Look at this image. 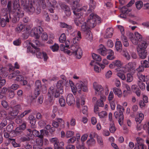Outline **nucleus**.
I'll return each instance as SVG.
<instances>
[{"instance_id":"1","label":"nucleus","mask_w":149,"mask_h":149,"mask_svg":"<svg viewBox=\"0 0 149 149\" xmlns=\"http://www.w3.org/2000/svg\"><path fill=\"white\" fill-rule=\"evenodd\" d=\"M19 0H13V7H12L11 1L8 2L7 8L9 14L6 9H2L1 14H0V25L4 27L7 22H9V18H10V15H13L14 17L19 18L23 16L24 13L21 12L19 3Z\"/></svg>"},{"instance_id":"2","label":"nucleus","mask_w":149,"mask_h":149,"mask_svg":"<svg viewBox=\"0 0 149 149\" xmlns=\"http://www.w3.org/2000/svg\"><path fill=\"white\" fill-rule=\"evenodd\" d=\"M21 4L24 10L29 13L35 12L39 14L41 11L40 5L42 8L45 9L46 7L45 0H39V2H30L29 0H20Z\"/></svg>"},{"instance_id":"3","label":"nucleus","mask_w":149,"mask_h":149,"mask_svg":"<svg viewBox=\"0 0 149 149\" xmlns=\"http://www.w3.org/2000/svg\"><path fill=\"white\" fill-rule=\"evenodd\" d=\"M70 86L72 91L74 95L76 94L77 91L79 93H81L82 91L85 92L88 91L87 86L81 81L77 83L76 86L73 83L71 84Z\"/></svg>"},{"instance_id":"4","label":"nucleus","mask_w":149,"mask_h":149,"mask_svg":"<svg viewBox=\"0 0 149 149\" xmlns=\"http://www.w3.org/2000/svg\"><path fill=\"white\" fill-rule=\"evenodd\" d=\"M101 18L95 14L91 13L87 21V24L90 28H93L96 26V24L100 23Z\"/></svg>"},{"instance_id":"5","label":"nucleus","mask_w":149,"mask_h":149,"mask_svg":"<svg viewBox=\"0 0 149 149\" xmlns=\"http://www.w3.org/2000/svg\"><path fill=\"white\" fill-rule=\"evenodd\" d=\"M116 108L118 111H119V113L118 111H116L114 113V116L116 119H118V123L120 125H122L123 124V120L124 119V116L123 112L125 111V109L121 105L118 104Z\"/></svg>"},{"instance_id":"6","label":"nucleus","mask_w":149,"mask_h":149,"mask_svg":"<svg viewBox=\"0 0 149 149\" xmlns=\"http://www.w3.org/2000/svg\"><path fill=\"white\" fill-rule=\"evenodd\" d=\"M120 70L124 73L129 72L133 74L135 71V66L134 63L132 62H129L124 67L121 68Z\"/></svg>"},{"instance_id":"7","label":"nucleus","mask_w":149,"mask_h":149,"mask_svg":"<svg viewBox=\"0 0 149 149\" xmlns=\"http://www.w3.org/2000/svg\"><path fill=\"white\" fill-rule=\"evenodd\" d=\"M47 3L48 10L51 13H54L53 8H58L60 6L59 3L56 0H50Z\"/></svg>"},{"instance_id":"8","label":"nucleus","mask_w":149,"mask_h":149,"mask_svg":"<svg viewBox=\"0 0 149 149\" xmlns=\"http://www.w3.org/2000/svg\"><path fill=\"white\" fill-rule=\"evenodd\" d=\"M62 81H58L56 85V92L55 94V97H58L60 94H62L63 93V84H64Z\"/></svg>"},{"instance_id":"9","label":"nucleus","mask_w":149,"mask_h":149,"mask_svg":"<svg viewBox=\"0 0 149 149\" xmlns=\"http://www.w3.org/2000/svg\"><path fill=\"white\" fill-rule=\"evenodd\" d=\"M43 31L42 28L40 26L33 28L30 34L32 36L35 37L36 39H38L40 35Z\"/></svg>"},{"instance_id":"10","label":"nucleus","mask_w":149,"mask_h":149,"mask_svg":"<svg viewBox=\"0 0 149 149\" xmlns=\"http://www.w3.org/2000/svg\"><path fill=\"white\" fill-rule=\"evenodd\" d=\"M135 37H131L130 40L132 43L135 45H137L138 42L142 41V36L137 32H135L134 33Z\"/></svg>"},{"instance_id":"11","label":"nucleus","mask_w":149,"mask_h":149,"mask_svg":"<svg viewBox=\"0 0 149 149\" xmlns=\"http://www.w3.org/2000/svg\"><path fill=\"white\" fill-rule=\"evenodd\" d=\"M93 86L96 95H101L103 94V88L102 86L97 84L96 82H94L93 83Z\"/></svg>"},{"instance_id":"12","label":"nucleus","mask_w":149,"mask_h":149,"mask_svg":"<svg viewBox=\"0 0 149 149\" xmlns=\"http://www.w3.org/2000/svg\"><path fill=\"white\" fill-rule=\"evenodd\" d=\"M21 109V106L19 104L13 107H10V114L13 116V118H14L15 116L17 115L19 112V110Z\"/></svg>"},{"instance_id":"13","label":"nucleus","mask_w":149,"mask_h":149,"mask_svg":"<svg viewBox=\"0 0 149 149\" xmlns=\"http://www.w3.org/2000/svg\"><path fill=\"white\" fill-rule=\"evenodd\" d=\"M79 46L76 44H74L70 46L69 48L70 50H66L65 52L69 55H72L74 54H75V52L79 48Z\"/></svg>"},{"instance_id":"14","label":"nucleus","mask_w":149,"mask_h":149,"mask_svg":"<svg viewBox=\"0 0 149 149\" xmlns=\"http://www.w3.org/2000/svg\"><path fill=\"white\" fill-rule=\"evenodd\" d=\"M72 9L73 10V13L75 16V18H83V13L82 11H81V9L76 8V7H75V5L72 7Z\"/></svg>"},{"instance_id":"15","label":"nucleus","mask_w":149,"mask_h":149,"mask_svg":"<svg viewBox=\"0 0 149 149\" xmlns=\"http://www.w3.org/2000/svg\"><path fill=\"white\" fill-rule=\"evenodd\" d=\"M0 118L2 119L4 118L9 120H11L13 119V116L10 113H8L4 110L0 112Z\"/></svg>"},{"instance_id":"16","label":"nucleus","mask_w":149,"mask_h":149,"mask_svg":"<svg viewBox=\"0 0 149 149\" xmlns=\"http://www.w3.org/2000/svg\"><path fill=\"white\" fill-rule=\"evenodd\" d=\"M139 57L142 59L145 58L148 55L146 50V49H142L141 48H137Z\"/></svg>"},{"instance_id":"17","label":"nucleus","mask_w":149,"mask_h":149,"mask_svg":"<svg viewBox=\"0 0 149 149\" xmlns=\"http://www.w3.org/2000/svg\"><path fill=\"white\" fill-rule=\"evenodd\" d=\"M66 100L67 104L70 106L73 104L75 102L74 97L71 94H69L67 95Z\"/></svg>"},{"instance_id":"18","label":"nucleus","mask_w":149,"mask_h":149,"mask_svg":"<svg viewBox=\"0 0 149 149\" xmlns=\"http://www.w3.org/2000/svg\"><path fill=\"white\" fill-rule=\"evenodd\" d=\"M75 37L72 39L73 42L74 44L77 43L81 39V33L79 31H75L74 32Z\"/></svg>"},{"instance_id":"19","label":"nucleus","mask_w":149,"mask_h":149,"mask_svg":"<svg viewBox=\"0 0 149 149\" xmlns=\"http://www.w3.org/2000/svg\"><path fill=\"white\" fill-rule=\"evenodd\" d=\"M100 48L98 50L99 53L103 56H105L107 53V50L102 45H100Z\"/></svg>"},{"instance_id":"20","label":"nucleus","mask_w":149,"mask_h":149,"mask_svg":"<svg viewBox=\"0 0 149 149\" xmlns=\"http://www.w3.org/2000/svg\"><path fill=\"white\" fill-rule=\"evenodd\" d=\"M49 141L51 143H54V146L55 145H57L59 144V146H63L64 145V143L63 142H61L59 143V140L56 137H54L50 138L49 139Z\"/></svg>"},{"instance_id":"21","label":"nucleus","mask_w":149,"mask_h":149,"mask_svg":"<svg viewBox=\"0 0 149 149\" xmlns=\"http://www.w3.org/2000/svg\"><path fill=\"white\" fill-rule=\"evenodd\" d=\"M113 29L111 28H107L104 35V38H111L113 35Z\"/></svg>"},{"instance_id":"22","label":"nucleus","mask_w":149,"mask_h":149,"mask_svg":"<svg viewBox=\"0 0 149 149\" xmlns=\"http://www.w3.org/2000/svg\"><path fill=\"white\" fill-rule=\"evenodd\" d=\"M113 91L115 94L116 95L119 97H121L122 93L120 89L114 87L113 88Z\"/></svg>"},{"instance_id":"23","label":"nucleus","mask_w":149,"mask_h":149,"mask_svg":"<svg viewBox=\"0 0 149 149\" xmlns=\"http://www.w3.org/2000/svg\"><path fill=\"white\" fill-rule=\"evenodd\" d=\"M25 29V26L22 24H19L15 29V31L17 33H19Z\"/></svg>"},{"instance_id":"24","label":"nucleus","mask_w":149,"mask_h":149,"mask_svg":"<svg viewBox=\"0 0 149 149\" xmlns=\"http://www.w3.org/2000/svg\"><path fill=\"white\" fill-rule=\"evenodd\" d=\"M56 89V87L54 88L53 86H51L50 87L48 93V95L50 97H52L54 95L55 96Z\"/></svg>"},{"instance_id":"25","label":"nucleus","mask_w":149,"mask_h":149,"mask_svg":"<svg viewBox=\"0 0 149 149\" xmlns=\"http://www.w3.org/2000/svg\"><path fill=\"white\" fill-rule=\"evenodd\" d=\"M90 2L89 3V8L88 10V12L92 10L96 7V3L93 0H90Z\"/></svg>"},{"instance_id":"26","label":"nucleus","mask_w":149,"mask_h":149,"mask_svg":"<svg viewBox=\"0 0 149 149\" xmlns=\"http://www.w3.org/2000/svg\"><path fill=\"white\" fill-rule=\"evenodd\" d=\"M31 52L32 53H36L37 56L38 58H42V54L40 51V49L39 48H36L33 51V50H31Z\"/></svg>"},{"instance_id":"27","label":"nucleus","mask_w":149,"mask_h":149,"mask_svg":"<svg viewBox=\"0 0 149 149\" xmlns=\"http://www.w3.org/2000/svg\"><path fill=\"white\" fill-rule=\"evenodd\" d=\"M75 53L72 55L75 56L78 59H80L81 58L82 55V51L80 48L75 52Z\"/></svg>"},{"instance_id":"28","label":"nucleus","mask_w":149,"mask_h":149,"mask_svg":"<svg viewBox=\"0 0 149 149\" xmlns=\"http://www.w3.org/2000/svg\"><path fill=\"white\" fill-rule=\"evenodd\" d=\"M137 76L138 78L141 81H142L145 82L147 81L148 79L147 76H145L139 73H138L137 74Z\"/></svg>"},{"instance_id":"29","label":"nucleus","mask_w":149,"mask_h":149,"mask_svg":"<svg viewBox=\"0 0 149 149\" xmlns=\"http://www.w3.org/2000/svg\"><path fill=\"white\" fill-rule=\"evenodd\" d=\"M121 40L122 41L124 46L125 47H127L129 45V43L127 37L124 35H122Z\"/></svg>"},{"instance_id":"30","label":"nucleus","mask_w":149,"mask_h":149,"mask_svg":"<svg viewBox=\"0 0 149 149\" xmlns=\"http://www.w3.org/2000/svg\"><path fill=\"white\" fill-rule=\"evenodd\" d=\"M115 46L116 50L120 52L122 49V44L120 41H117L116 42Z\"/></svg>"},{"instance_id":"31","label":"nucleus","mask_w":149,"mask_h":149,"mask_svg":"<svg viewBox=\"0 0 149 149\" xmlns=\"http://www.w3.org/2000/svg\"><path fill=\"white\" fill-rule=\"evenodd\" d=\"M84 21V18H75L74 22L75 24L77 26H79L80 24H82Z\"/></svg>"},{"instance_id":"32","label":"nucleus","mask_w":149,"mask_h":149,"mask_svg":"<svg viewBox=\"0 0 149 149\" xmlns=\"http://www.w3.org/2000/svg\"><path fill=\"white\" fill-rule=\"evenodd\" d=\"M76 124V120L75 119L72 118L70 120V123L69 121L66 122V125L68 128H69L70 125L71 126H74Z\"/></svg>"},{"instance_id":"33","label":"nucleus","mask_w":149,"mask_h":149,"mask_svg":"<svg viewBox=\"0 0 149 149\" xmlns=\"http://www.w3.org/2000/svg\"><path fill=\"white\" fill-rule=\"evenodd\" d=\"M81 30L85 32L89 30V28L86 25V23L84 22L81 26Z\"/></svg>"},{"instance_id":"34","label":"nucleus","mask_w":149,"mask_h":149,"mask_svg":"<svg viewBox=\"0 0 149 149\" xmlns=\"http://www.w3.org/2000/svg\"><path fill=\"white\" fill-rule=\"evenodd\" d=\"M7 141H8V143H9L11 141H12V144L13 146L15 147H19L20 146V145L19 144L17 143L16 142L15 139L9 138L7 140Z\"/></svg>"},{"instance_id":"35","label":"nucleus","mask_w":149,"mask_h":149,"mask_svg":"<svg viewBox=\"0 0 149 149\" xmlns=\"http://www.w3.org/2000/svg\"><path fill=\"white\" fill-rule=\"evenodd\" d=\"M137 84L140 88L142 91H144L145 89L146 85L142 81H138Z\"/></svg>"},{"instance_id":"36","label":"nucleus","mask_w":149,"mask_h":149,"mask_svg":"<svg viewBox=\"0 0 149 149\" xmlns=\"http://www.w3.org/2000/svg\"><path fill=\"white\" fill-rule=\"evenodd\" d=\"M60 24V26L61 28H66L69 30L72 29V26L71 25H69L64 22H61Z\"/></svg>"},{"instance_id":"37","label":"nucleus","mask_w":149,"mask_h":149,"mask_svg":"<svg viewBox=\"0 0 149 149\" xmlns=\"http://www.w3.org/2000/svg\"><path fill=\"white\" fill-rule=\"evenodd\" d=\"M92 56L93 59L97 61H100L102 60L101 56L99 55L93 53Z\"/></svg>"},{"instance_id":"38","label":"nucleus","mask_w":149,"mask_h":149,"mask_svg":"<svg viewBox=\"0 0 149 149\" xmlns=\"http://www.w3.org/2000/svg\"><path fill=\"white\" fill-rule=\"evenodd\" d=\"M29 118L30 120V123L32 124V126L34 127L36 123L35 119L34 116L32 115H31L29 116Z\"/></svg>"},{"instance_id":"39","label":"nucleus","mask_w":149,"mask_h":149,"mask_svg":"<svg viewBox=\"0 0 149 149\" xmlns=\"http://www.w3.org/2000/svg\"><path fill=\"white\" fill-rule=\"evenodd\" d=\"M97 142L100 146L101 147H103V146L104 143L102 139L101 136H97Z\"/></svg>"},{"instance_id":"40","label":"nucleus","mask_w":149,"mask_h":149,"mask_svg":"<svg viewBox=\"0 0 149 149\" xmlns=\"http://www.w3.org/2000/svg\"><path fill=\"white\" fill-rule=\"evenodd\" d=\"M66 36L65 34L64 33L61 34L59 39V41L61 43L64 42L66 41Z\"/></svg>"},{"instance_id":"41","label":"nucleus","mask_w":149,"mask_h":149,"mask_svg":"<svg viewBox=\"0 0 149 149\" xmlns=\"http://www.w3.org/2000/svg\"><path fill=\"white\" fill-rule=\"evenodd\" d=\"M40 137L43 138V137L45 135H47L48 134L49 132L47 131L41 130L40 131Z\"/></svg>"},{"instance_id":"42","label":"nucleus","mask_w":149,"mask_h":149,"mask_svg":"<svg viewBox=\"0 0 149 149\" xmlns=\"http://www.w3.org/2000/svg\"><path fill=\"white\" fill-rule=\"evenodd\" d=\"M95 140L93 138H90L86 141V143L88 146H93L95 144Z\"/></svg>"},{"instance_id":"43","label":"nucleus","mask_w":149,"mask_h":149,"mask_svg":"<svg viewBox=\"0 0 149 149\" xmlns=\"http://www.w3.org/2000/svg\"><path fill=\"white\" fill-rule=\"evenodd\" d=\"M113 62L115 67H120L123 65L122 63L119 60H116Z\"/></svg>"},{"instance_id":"44","label":"nucleus","mask_w":149,"mask_h":149,"mask_svg":"<svg viewBox=\"0 0 149 149\" xmlns=\"http://www.w3.org/2000/svg\"><path fill=\"white\" fill-rule=\"evenodd\" d=\"M50 48L53 52H57L59 49V46L58 44L55 43L54 45L50 46Z\"/></svg>"},{"instance_id":"45","label":"nucleus","mask_w":149,"mask_h":149,"mask_svg":"<svg viewBox=\"0 0 149 149\" xmlns=\"http://www.w3.org/2000/svg\"><path fill=\"white\" fill-rule=\"evenodd\" d=\"M148 44L146 42H144L141 43V45H138L137 48H141L142 49H146L147 47Z\"/></svg>"},{"instance_id":"46","label":"nucleus","mask_w":149,"mask_h":149,"mask_svg":"<svg viewBox=\"0 0 149 149\" xmlns=\"http://www.w3.org/2000/svg\"><path fill=\"white\" fill-rule=\"evenodd\" d=\"M135 5L136 8L140 10L143 6V3L141 1H138L136 2Z\"/></svg>"},{"instance_id":"47","label":"nucleus","mask_w":149,"mask_h":149,"mask_svg":"<svg viewBox=\"0 0 149 149\" xmlns=\"http://www.w3.org/2000/svg\"><path fill=\"white\" fill-rule=\"evenodd\" d=\"M39 45V41L37 40H36L33 41V43H32L31 46L33 47L34 49H35L36 48H38L37 47Z\"/></svg>"},{"instance_id":"48","label":"nucleus","mask_w":149,"mask_h":149,"mask_svg":"<svg viewBox=\"0 0 149 149\" xmlns=\"http://www.w3.org/2000/svg\"><path fill=\"white\" fill-rule=\"evenodd\" d=\"M109 130L112 133H114L116 130V128L115 127L114 123H110Z\"/></svg>"},{"instance_id":"49","label":"nucleus","mask_w":149,"mask_h":149,"mask_svg":"<svg viewBox=\"0 0 149 149\" xmlns=\"http://www.w3.org/2000/svg\"><path fill=\"white\" fill-rule=\"evenodd\" d=\"M141 64L144 68H147L149 67V62L146 60L142 61L141 62Z\"/></svg>"},{"instance_id":"50","label":"nucleus","mask_w":149,"mask_h":149,"mask_svg":"<svg viewBox=\"0 0 149 149\" xmlns=\"http://www.w3.org/2000/svg\"><path fill=\"white\" fill-rule=\"evenodd\" d=\"M43 138L38 137L36 140V142L37 145L40 146L43 145L42 139Z\"/></svg>"},{"instance_id":"51","label":"nucleus","mask_w":149,"mask_h":149,"mask_svg":"<svg viewBox=\"0 0 149 149\" xmlns=\"http://www.w3.org/2000/svg\"><path fill=\"white\" fill-rule=\"evenodd\" d=\"M86 33V37L88 40H91L92 39V34L91 31L89 30L85 32Z\"/></svg>"},{"instance_id":"52","label":"nucleus","mask_w":149,"mask_h":149,"mask_svg":"<svg viewBox=\"0 0 149 149\" xmlns=\"http://www.w3.org/2000/svg\"><path fill=\"white\" fill-rule=\"evenodd\" d=\"M133 77L132 74L130 73H128L127 75V81L128 82H130L132 81Z\"/></svg>"},{"instance_id":"53","label":"nucleus","mask_w":149,"mask_h":149,"mask_svg":"<svg viewBox=\"0 0 149 149\" xmlns=\"http://www.w3.org/2000/svg\"><path fill=\"white\" fill-rule=\"evenodd\" d=\"M123 55L127 60H129L130 58V55L126 50H123Z\"/></svg>"},{"instance_id":"54","label":"nucleus","mask_w":149,"mask_h":149,"mask_svg":"<svg viewBox=\"0 0 149 149\" xmlns=\"http://www.w3.org/2000/svg\"><path fill=\"white\" fill-rule=\"evenodd\" d=\"M42 85L40 80H37L35 82V88L36 89H40Z\"/></svg>"},{"instance_id":"55","label":"nucleus","mask_w":149,"mask_h":149,"mask_svg":"<svg viewBox=\"0 0 149 149\" xmlns=\"http://www.w3.org/2000/svg\"><path fill=\"white\" fill-rule=\"evenodd\" d=\"M42 35H41V38L42 40H47L48 39V36L47 33L45 32H43V31L42 32Z\"/></svg>"},{"instance_id":"56","label":"nucleus","mask_w":149,"mask_h":149,"mask_svg":"<svg viewBox=\"0 0 149 149\" xmlns=\"http://www.w3.org/2000/svg\"><path fill=\"white\" fill-rule=\"evenodd\" d=\"M59 103L61 107H64L65 104V100L63 97H61L60 98L59 100Z\"/></svg>"},{"instance_id":"57","label":"nucleus","mask_w":149,"mask_h":149,"mask_svg":"<svg viewBox=\"0 0 149 149\" xmlns=\"http://www.w3.org/2000/svg\"><path fill=\"white\" fill-rule=\"evenodd\" d=\"M43 16L45 18V20L46 22H50V19L47 13L45 12Z\"/></svg>"},{"instance_id":"58","label":"nucleus","mask_w":149,"mask_h":149,"mask_svg":"<svg viewBox=\"0 0 149 149\" xmlns=\"http://www.w3.org/2000/svg\"><path fill=\"white\" fill-rule=\"evenodd\" d=\"M84 142H82L81 145H80L79 142H77V144L76 147L77 149H81L82 148H84Z\"/></svg>"},{"instance_id":"59","label":"nucleus","mask_w":149,"mask_h":149,"mask_svg":"<svg viewBox=\"0 0 149 149\" xmlns=\"http://www.w3.org/2000/svg\"><path fill=\"white\" fill-rule=\"evenodd\" d=\"M107 115V113L105 111H102L98 113V116L100 118H104Z\"/></svg>"},{"instance_id":"60","label":"nucleus","mask_w":149,"mask_h":149,"mask_svg":"<svg viewBox=\"0 0 149 149\" xmlns=\"http://www.w3.org/2000/svg\"><path fill=\"white\" fill-rule=\"evenodd\" d=\"M74 135V132L72 131H68L66 133V136L67 138L70 137Z\"/></svg>"},{"instance_id":"61","label":"nucleus","mask_w":149,"mask_h":149,"mask_svg":"<svg viewBox=\"0 0 149 149\" xmlns=\"http://www.w3.org/2000/svg\"><path fill=\"white\" fill-rule=\"evenodd\" d=\"M114 98V94L113 92L111 91L108 96V100L109 101L113 100Z\"/></svg>"},{"instance_id":"62","label":"nucleus","mask_w":149,"mask_h":149,"mask_svg":"<svg viewBox=\"0 0 149 149\" xmlns=\"http://www.w3.org/2000/svg\"><path fill=\"white\" fill-rule=\"evenodd\" d=\"M109 101L110 103V106L111 109H112L113 110H114L115 109L116 107L115 100H113Z\"/></svg>"},{"instance_id":"63","label":"nucleus","mask_w":149,"mask_h":149,"mask_svg":"<svg viewBox=\"0 0 149 149\" xmlns=\"http://www.w3.org/2000/svg\"><path fill=\"white\" fill-rule=\"evenodd\" d=\"M13 129V125L12 124H9L6 127V130L9 132H11Z\"/></svg>"},{"instance_id":"64","label":"nucleus","mask_w":149,"mask_h":149,"mask_svg":"<svg viewBox=\"0 0 149 149\" xmlns=\"http://www.w3.org/2000/svg\"><path fill=\"white\" fill-rule=\"evenodd\" d=\"M32 133L34 136L40 137V133L38 131L34 130L32 131Z\"/></svg>"}]
</instances>
